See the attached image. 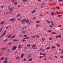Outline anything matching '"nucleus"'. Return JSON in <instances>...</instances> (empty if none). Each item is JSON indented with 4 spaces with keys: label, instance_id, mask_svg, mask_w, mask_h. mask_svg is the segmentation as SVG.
I'll return each instance as SVG.
<instances>
[{
    "label": "nucleus",
    "instance_id": "nucleus-1",
    "mask_svg": "<svg viewBox=\"0 0 63 63\" xmlns=\"http://www.w3.org/2000/svg\"><path fill=\"white\" fill-rule=\"evenodd\" d=\"M16 47L14 46L12 48L13 50H16Z\"/></svg>",
    "mask_w": 63,
    "mask_h": 63
},
{
    "label": "nucleus",
    "instance_id": "nucleus-2",
    "mask_svg": "<svg viewBox=\"0 0 63 63\" xmlns=\"http://www.w3.org/2000/svg\"><path fill=\"white\" fill-rule=\"evenodd\" d=\"M35 12L36 11H35V10H34L31 13L32 14H34Z\"/></svg>",
    "mask_w": 63,
    "mask_h": 63
},
{
    "label": "nucleus",
    "instance_id": "nucleus-3",
    "mask_svg": "<svg viewBox=\"0 0 63 63\" xmlns=\"http://www.w3.org/2000/svg\"><path fill=\"white\" fill-rule=\"evenodd\" d=\"M29 37H26V38H24L23 39V40H26V39H29Z\"/></svg>",
    "mask_w": 63,
    "mask_h": 63
},
{
    "label": "nucleus",
    "instance_id": "nucleus-4",
    "mask_svg": "<svg viewBox=\"0 0 63 63\" xmlns=\"http://www.w3.org/2000/svg\"><path fill=\"white\" fill-rule=\"evenodd\" d=\"M26 21V19H23L22 21V23H23V22H25V21Z\"/></svg>",
    "mask_w": 63,
    "mask_h": 63
},
{
    "label": "nucleus",
    "instance_id": "nucleus-5",
    "mask_svg": "<svg viewBox=\"0 0 63 63\" xmlns=\"http://www.w3.org/2000/svg\"><path fill=\"white\" fill-rule=\"evenodd\" d=\"M9 11H12L13 10V8H9Z\"/></svg>",
    "mask_w": 63,
    "mask_h": 63
},
{
    "label": "nucleus",
    "instance_id": "nucleus-6",
    "mask_svg": "<svg viewBox=\"0 0 63 63\" xmlns=\"http://www.w3.org/2000/svg\"><path fill=\"white\" fill-rule=\"evenodd\" d=\"M1 48V49H3V50H7L6 49L4 48Z\"/></svg>",
    "mask_w": 63,
    "mask_h": 63
},
{
    "label": "nucleus",
    "instance_id": "nucleus-7",
    "mask_svg": "<svg viewBox=\"0 0 63 63\" xmlns=\"http://www.w3.org/2000/svg\"><path fill=\"white\" fill-rule=\"evenodd\" d=\"M29 61H32V58L28 60Z\"/></svg>",
    "mask_w": 63,
    "mask_h": 63
},
{
    "label": "nucleus",
    "instance_id": "nucleus-8",
    "mask_svg": "<svg viewBox=\"0 0 63 63\" xmlns=\"http://www.w3.org/2000/svg\"><path fill=\"white\" fill-rule=\"evenodd\" d=\"M14 20V18H12L10 20V21H13V20Z\"/></svg>",
    "mask_w": 63,
    "mask_h": 63
},
{
    "label": "nucleus",
    "instance_id": "nucleus-9",
    "mask_svg": "<svg viewBox=\"0 0 63 63\" xmlns=\"http://www.w3.org/2000/svg\"><path fill=\"white\" fill-rule=\"evenodd\" d=\"M15 37V35H14V36H12L11 38V39H13V38H14V37Z\"/></svg>",
    "mask_w": 63,
    "mask_h": 63
},
{
    "label": "nucleus",
    "instance_id": "nucleus-10",
    "mask_svg": "<svg viewBox=\"0 0 63 63\" xmlns=\"http://www.w3.org/2000/svg\"><path fill=\"white\" fill-rule=\"evenodd\" d=\"M51 34H56V33L55 32H52L51 33Z\"/></svg>",
    "mask_w": 63,
    "mask_h": 63
},
{
    "label": "nucleus",
    "instance_id": "nucleus-11",
    "mask_svg": "<svg viewBox=\"0 0 63 63\" xmlns=\"http://www.w3.org/2000/svg\"><path fill=\"white\" fill-rule=\"evenodd\" d=\"M17 2H15L14 3V4L15 5H17Z\"/></svg>",
    "mask_w": 63,
    "mask_h": 63
},
{
    "label": "nucleus",
    "instance_id": "nucleus-12",
    "mask_svg": "<svg viewBox=\"0 0 63 63\" xmlns=\"http://www.w3.org/2000/svg\"><path fill=\"white\" fill-rule=\"evenodd\" d=\"M20 47H21V45H19L18 46V48H21Z\"/></svg>",
    "mask_w": 63,
    "mask_h": 63
},
{
    "label": "nucleus",
    "instance_id": "nucleus-13",
    "mask_svg": "<svg viewBox=\"0 0 63 63\" xmlns=\"http://www.w3.org/2000/svg\"><path fill=\"white\" fill-rule=\"evenodd\" d=\"M36 46V45H33L32 46V47L33 48L34 47H35Z\"/></svg>",
    "mask_w": 63,
    "mask_h": 63
},
{
    "label": "nucleus",
    "instance_id": "nucleus-14",
    "mask_svg": "<svg viewBox=\"0 0 63 63\" xmlns=\"http://www.w3.org/2000/svg\"><path fill=\"white\" fill-rule=\"evenodd\" d=\"M23 56H24V54H23L21 55V57L22 58H23Z\"/></svg>",
    "mask_w": 63,
    "mask_h": 63
},
{
    "label": "nucleus",
    "instance_id": "nucleus-15",
    "mask_svg": "<svg viewBox=\"0 0 63 63\" xmlns=\"http://www.w3.org/2000/svg\"><path fill=\"white\" fill-rule=\"evenodd\" d=\"M44 13H45V14H48V12H44Z\"/></svg>",
    "mask_w": 63,
    "mask_h": 63
},
{
    "label": "nucleus",
    "instance_id": "nucleus-16",
    "mask_svg": "<svg viewBox=\"0 0 63 63\" xmlns=\"http://www.w3.org/2000/svg\"><path fill=\"white\" fill-rule=\"evenodd\" d=\"M46 22H47V23H50V21L49 20H47V21H46Z\"/></svg>",
    "mask_w": 63,
    "mask_h": 63
},
{
    "label": "nucleus",
    "instance_id": "nucleus-17",
    "mask_svg": "<svg viewBox=\"0 0 63 63\" xmlns=\"http://www.w3.org/2000/svg\"><path fill=\"white\" fill-rule=\"evenodd\" d=\"M51 15L52 16H53L54 15V12H53L51 13Z\"/></svg>",
    "mask_w": 63,
    "mask_h": 63
},
{
    "label": "nucleus",
    "instance_id": "nucleus-18",
    "mask_svg": "<svg viewBox=\"0 0 63 63\" xmlns=\"http://www.w3.org/2000/svg\"><path fill=\"white\" fill-rule=\"evenodd\" d=\"M15 1H16V0H12L11 2L12 3H14L15 2Z\"/></svg>",
    "mask_w": 63,
    "mask_h": 63
},
{
    "label": "nucleus",
    "instance_id": "nucleus-19",
    "mask_svg": "<svg viewBox=\"0 0 63 63\" xmlns=\"http://www.w3.org/2000/svg\"><path fill=\"white\" fill-rule=\"evenodd\" d=\"M49 48H50V47H47L46 48V49H49Z\"/></svg>",
    "mask_w": 63,
    "mask_h": 63
},
{
    "label": "nucleus",
    "instance_id": "nucleus-20",
    "mask_svg": "<svg viewBox=\"0 0 63 63\" xmlns=\"http://www.w3.org/2000/svg\"><path fill=\"white\" fill-rule=\"evenodd\" d=\"M8 60V58H7V57H6L4 59V60Z\"/></svg>",
    "mask_w": 63,
    "mask_h": 63
},
{
    "label": "nucleus",
    "instance_id": "nucleus-21",
    "mask_svg": "<svg viewBox=\"0 0 63 63\" xmlns=\"http://www.w3.org/2000/svg\"><path fill=\"white\" fill-rule=\"evenodd\" d=\"M20 16V14H18L16 16L17 17H18Z\"/></svg>",
    "mask_w": 63,
    "mask_h": 63
},
{
    "label": "nucleus",
    "instance_id": "nucleus-22",
    "mask_svg": "<svg viewBox=\"0 0 63 63\" xmlns=\"http://www.w3.org/2000/svg\"><path fill=\"white\" fill-rule=\"evenodd\" d=\"M17 41V40L15 39H14L13 40V41L14 42H16V41Z\"/></svg>",
    "mask_w": 63,
    "mask_h": 63
},
{
    "label": "nucleus",
    "instance_id": "nucleus-23",
    "mask_svg": "<svg viewBox=\"0 0 63 63\" xmlns=\"http://www.w3.org/2000/svg\"><path fill=\"white\" fill-rule=\"evenodd\" d=\"M23 2H27V0H22Z\"/></svg>",
    "mask_w": 63,
    "mask_h": 63
},
{
    "label": "nucleus",
    "instance_id": "nucleus-24",
    "mask_svg": "<svg viewBox=\"0 0 63 63\" xmlns=\"http://www.w3.org/2000/svg\"><path fill=\"white\" fill-rule=\"evenodd\" d=\"M36 38H39L40 36H39L38 35H37L36 36Z\"/></svg>",
    "mask_w": 63,
    "mask_h": 63
},
{
    "label": "nucleus",
    "instance_id": "nucleus-25",
    "mask_svg": "<svg viewBox=\"0 0 63 63\" xmlns=\"http://www.w3.org/2000/svg\"><path fill=\"white\" fill-rule=\"evenodd\" d=\"M40 21H37L36 22V23H39V22H40Z\"/></svg>",
    "mask_w": 63,
    "mask_h": 63
},
{
    "label": "nucleus",
    "instance_id": "nucleus-26",
    "mask_svg": "<svg viewBox=\"0 0 63 63\" xmlns=\"http://www.w3.org/2000/svg\"><path fill=\"white\" fill-rule=\"evenodd\" d=\"M52 38L51 37H50L49 38V40H52V39H51Z\"/></svg>",
    "mask_w": 63,
    "mask_h": 63
},
{
    "label": "nucleus",
    "instance_id": "nucleus-27",
    "mask_svg": "<svg viewBox=\"0 0 63 63\" xmlns=\"http://www.w3.org/2000/svg\"><path fill=\"white\" fill-rule=\"evenodd\" d=\"M26 23H28V22H29V20H27L26 21Z\"/></svg>",
    "mask_w": 63,
    "mask_h": 63
},
{
    "label": "nucleus",
    "instance_id": "nucleus-28",
    "mask_svg": "<svg viewBox=\"0 0 63 63\" xmlns=\"http://www.w3.org/2000/svg\"><path fill=\"white\" fill-rule=\"evenodd\" d=\"M58 37L59 38H60L61 37V36H60V35H58Z\"/></svg>",
    "mask_w": 63,
    "mask_h": 63
},
{
    "label": "nucleus",
    "instance_id": "nucleus-29",
    "mask_svg": "<svg viewBox=\"0 0 63 63\" xmlns=\"http://www.w3.org/2000/svg\"><path fill=\"white\" fill-rule=\"evenodd\" d=\"M27 47H30V45H27Z\"/></svg>",
    "mask_w": 63,
    "mask_h": 63
},
{
    "label": "nucleus",
    "instance_id": "nucleus-30",
    "mask_svg": "<svg viewBox=\"0 0 63 63\" xmlns=\"http://www.w3.org/2000/svg\"><path fill=\"white\" fill-rule=\"evenodd\" d=\"M42 57H43V56H41L39 57L40 58H42Z\"/></svg>",
    "mask_w": 63,
    "mask_h": 63
},
{
    "label": "nucleus",
    "instance_id": "nucleus-31",
    "mask_svg": "<svg viewBox=\"0 0 63 63\" xmlns=\"http://www.w3.org/2000/svg\"><path fill=\"white\" fill-rule=\"evenodd\" d=\"M56 45H57V47H60V45H58V44H57Z\"/></svg>",
    "mask_w": 63,
    "mask_h": 63
},
{
    "label": "nucleus",
    "instance_id": "nucleus-32",
    "mask_svg": "<svg viewBox=\"0 0 63 63\" xmlns=\"http://www.w3.org/2000/svg\"><path fill=\"white\" fill-rule=\"evenodd\" d=\"M42 55H43V56H45L46 55V54L44 53Z\"/></svg>",
    "mask_w": 63,
    "mask_h": 63
},
{
    "label": "nucleus",
    "instance_id": "nucleus-33",
    "mask_svg": "<svg viewBox=\"0 0 63 63\" xmlns=\"http://www.w3.org/2000/svg\"><path fill=\"white\" fill-rule=\"evenodd\" d=\"M60 16H62L60 15H59L58 16V17H60Z\"/></svg>",
    "mask_w": 63,
    "mask_h": 63
},
{
    "label": "nucleus",
    "instance_id": "nucleus-34",
    "mask_svg": "<svg viewBox=\"0 0 63 63\" xmlns=\"http://www.w3.org/2000/svg\"><path fill=\"white\" fill-rule=\"evenodd\" d=\"M4 23V22H2L0 24H3Z\"/></svg>",
    "mask_w": 63,
    "mask_h": 63
},
{
    "label": "nucleus",
    "instance_id": "nucleus-35",
    "mask_svg": "<svg viewBox=\"0 0 63 63\" xmlns=\"http://www.w3.org/2000/svg\"><path fill=\"white\" fill-rule=\"evenodd\" d=\"M24 37H27V35H24Z\"/></svg>",
    "mask_w": 63,
    "mask_h": 63
},
{
    "label": "nucleus",
    "instance_id": "nucleus-36",
    "mask_svg": "<svg viewBox=\"0 0 63 63\" xmlns=\"http://www.w3.org/2000/svg\"><path fill=\"white\" fill-rule=\"evenodd\" d=\"M40 55H43V53H40Z\"/></svg>",
    "mask_w": 63,
    "mask_h": 63
},
{
    "label": "nucleus",
    "instance_id": "nucleus-37",
    "mask_svg": "<svg viewBox=\"0 0 63 63\" xmlns=\"http://www.w3.org/2000/svg\"><path fill=\"white\" fill-rule=\"evenodd\" d=\"M32 37L33 38H35V37L34 36H32Z\"/></svg>",
    "mask_w": 63,
    "mask_h": 63
},
{
    "label": "nucleus",
    "instance_id": "nucleus-38",
    "mask_svg": "<svg viewBox=\"0 0 63 63\" xmlns=\"http://www.w3.org/2000/svg\"><path fill=\"white\" fill-rule=\"evenodd\" d=\"M18 8H20V6L19 5H18Z\"/></svg>",
    "mask_w": 63,
    "mask_h": 63
},
{
    "label": "nucleus",
    "instance_id": "nucleus-39",
    "mask_svg": "<svg viewBox=\"0 0 63 63\" xmlns=\"http://www.w3.org/2000/svg\"><path fill=\"white\" fill-rule=\"evenodd\" d=\"M51 24H54V23H53V22L52 21H51Z\"/></svg>",
    "mask_w": 63,
    "mask_h": 63
},
{
    "label": "nucleus",
    "instance_id": "nucleus-40",
    "mask_svg": "<svg viewBox=\"0 0 63 63\" xmlns=\"http://www.w3.org/2000/svg\"><path fill=\"white\" fill-rule=\"evenodd\" d=\"M12 44V43L11 42H10L8 44V45H11V44Z\"/></svg>",
    "mask_w": 63,
    "mask_h": 63
},
{
    "label": "nucleus",
    "instance_id": "nucleus-41",
    "mask_svg": "<svg viewBox=\"0 0 63 63\" xmlns=\"http://www.w3.org/2000/svg\"><path fill=\"white\" fill-rule=\"evenodd\" d=\"M1 60H3V59H4V58L3 57L1 58Z\"/></svg>",
    "mask_w": 63,
    "mask_h": 63
},
{
    "label": "nucleus",
    "instance_id": "nucleus-42",
    "mask_svg": "<svg viewBox=\"0 0 63 63\" xmlns=\"http://www.w3.org/2000/svg\"><path fill=\"white\" fill-rule=\"evenodd\" d=\"M60 58L62 59L63 58V56L62 57H60Z\"/></svg>",
    "mask_w": 63,
    "mask_h": 63
},
{
    "label": "nucleus",
    "instance_id": "nucleus-43",
    "mask_svg": "<svg viewBox=\"0 0 63 63\" xmlns=\"http://www.w3.org/2000/svg\"><path fill=\"white\" fill-rule=\"evenodd\" d=\"M5 34H6L5 33H4L3 34H2V35L3 36H4V35H5Z\"/></svg>",
    "mask_w": 63,
    "mask_h": 63
},
{
    "label": "nucleus",
    "instance_id": "nucleus-44",
    "mask_svg": "<svg viewBox=\"0 0 63 63\" xmlns=\"http://www.w3.org/2000/svg\"><path fill=\"white\" fill-rule=\"evenodd\" d=\"M57 9H58V10L59 9H60V7H57Z\"/></svg>",
    "mask_w": 63,
    "mask_h": 63
},
{
    "label": "nucleus",
    "instance_id": "nucleus-45",
    "mask_svg": "<svg viewBox=\"0 0 63 63\" xmlns=\"http://www.w3.org/2000/svg\"><path fill=\"white\" fill-rule=\"evenodd\" d=\"M52 48H55V47H53V46H52Z\"/></svg>",
    "mask_w": 63,
    "mask_h": 63
},
{
    "label": "nucleus",
    "instance_id": "nucleus-46",
    "mask_svg": "<svg viewBox=\"0 0 63 63\" xmlns=\"http://www.w3.org/2000/svg\"><path fill=\"white\" fill-rule=\"evenodd\" d=\"M49 27H53V26L50 25L49 26Z\"/></svg>",
    "mask_w": 63,
    "mask_h": 63
},
{
    "label": "nucleus",
    "instance_id": "nucleus-47",
    "mask_svg": "<svg viewBox=\"0 0 63 63\" xmlns=\"http://www.w3.org/2000/svg\"><path fill=\"white\" fill-rule=\"evenodd\" d=\"M7 62V61H5L4 62V63H6Z\"/></svg>",
    "mask_w": 63,
    "mask_h": 63
},
{
    "label": "nucleus",
    "instance_id": "nucleus-48",
    "mask_svg": "<svg viewBox=\"0 0 63 63\" xmlns=\"http://www.w3.org/2000/svg\"><path fill=\"white\" fill-rule=\"evenodd\" d=\"M58 38V36H56V38Z\"/></svg>",
    "mask_w": 63,
    "mask_h": 63
},
{
    "label": "nucleus",
    "instance_id": "nucleus-49",
    "mask_svg": "<svg viewBox=\"0 0 63 63\" xmlns=\"http://www.w3.org/2000/svg\"><path fill=\"white\" fill-rule=\"evenodd\" d=\"M55 58H57V56H55Z\"/></svg>",
    "mask_w": 63,
    "mask_h": 63
},
{
    "label": "nucleus",
    "instance_id": "nucleus-50",
    "mask_svg": "<svg viewBox=\"0 0 63 63\" xmlns=\"http://www.w3.org/2000/svg\"><path fill=\"white\" fill-rule=\"evenodd\" d=\"M25 27H23L22 28V30L23 29H25Z\"/></svg>",
    "mask_w": 63,
    "mask_h": 63
},
{
    "label": "nucleus",
    "instance_id": "nucleus-51",
    "mask_svg": "<svg viewBox=\"0 0 63 63\" xmlns=\"http://www.w3.org/2000/svg\"><path fill=\"white\" fill-rule=\"evenodd\" d=\"M26 60V58H25L24 60V61H25Z\"/></svg>",
    "mask_w": 63,
    "mask_h": 63
},
{
    "label": "nucleus",
    "instance_id": "nucleus-52",
    "mask_svg": "<svg viewBox=\"0 0 63 63\" xmlns=\"http://www.w3.org/2000/svg\"><path fill=\"white\" fill-rule=\"evenodd\" d=\"M3 36V35H2L0 37V38H2V37Z\"/></svg>",
    "mask_w": 63,
    "mask_h": 63
},
{
    "label": "nucleus",
    "instance_id": "nucleus-53",
    "mask_svg": "<svg viewBox=\"0 0 63 63\" xmlns=\"http://www.w3.org/2000/svg\"><path fill=\"white\" fill-rule=\"evenodd\" d=\"M59 27H61V25H59Z\"/></svg>",
    "mask_w": 63,
    "mask_h": 63
},
{
    "label": "nucleus",
    "instance_id": "nucleus-54",
    "mask_svg": "<svg viewBox=\"0 0 63 63\" xmlns=\"http://www.w3.org/2000/svg\"><path fill=\"white\" fill-rule=\"evenodd\" d=\"M2 28H1V29L0 30V32H1L2 31Z\"/></svg>",
    "mask_w": 63,
    "mask_h": 63
},
{
    "label": "nucleus",
    "instance_id": "nucleus-55",
    "mask_svg": "<svg viewBox=\"0 0 63 63\" xmlns=\"http://www.w3.org/2000/svg\"><path fill=\"white\" fill-rule=\"evenodd\" d=\"M31 23V21H30V22H29V23L30 24V23Z\"/></svg>",
    "mask_w": 63,
    "mask_h": 63
},
{
    "label": "nucleus",
    "instance_id": "nucleus-56",
    "mask_svg": "<svg viewBox=\"0 0 63 63\" xmlns=\"http://www.w3.org/2000/svg\"><path fill=\"white\" fill-rule=\"evenodd\" d=\"M44 60H47V59L46 58H45L43 59Z\"/></svg>",
    "mask_w": 63,
    "mask_h": 63
},
{
    "label": "nucleus",
    "instance_id": "nucleus-57",
    "mask_svg": "<svg viewBox=\"0 0 63 63\" xmlns=\"http://www.w3.org/2000/svg\"><path fill=\"white\" fill-rule=\"evenodd\" d=\"M61 13L60 12L58 13V15H60L61 14Z\"/></svg>",
    "mask_w": 63,
    "mask_h": 63
},
{
    "label": "nucleus",
    "instance_id": "nucleus-58",
    "mask_svg": "<svg viewBox=\"0 0 63 63\" xmlns=\"http://www.w3.org/2000/svg\"><path fill=\"white\" fill-rule=\"evenodd\" d=\"M8 28H9V27L8 26H7L6 27V29H8Z\"/></svg>",
    "mask_w": 63,
    "mask_h": 63
},
{
    "label": "nucleus",
    "instance_id": "nucleus-59",
    "mask_svg": "<svg viewBox=\"0 0 63 63\" xmlns=\"http://www.w3.org/2000/svg\"><path fill=\"white\" fill-rule=\"evenodd\" d=\"M16 59H18L19 58L18 57H16Z\"/></svg>",
    "mask_w": 63,
    "mask_h": 63
},
{
    "label": "nucleus",
    "instance_id": "nucleus-60",
    "mask_svg": "<svg viewBox=\"0 0 63 63\" xmlns=\"http://www.w3.org/2000/svg\"><path fill=\"white\" fill-rule=\"evenodd\" d=\"M11 37V36L10 35H9V36H8V38H10Z\"/></svg>",
    "mask_w": 63,
    "mask_h": 63
},
{
    "label": "nucleus",
    "instance_id": "nucleus-61",
    "mask_svg": "<svg viewBox=\"0 0 63 63\" xmlns=\"http://www.w3.org/2000/svg\"><path fill=\"white\" fill-rule=\"evenodd\" d=\"M36 27H38V25H36Z\"/></svg>",
    "mask_w": 63,
    "mask_h": 63
},
{
    "label": "nucleus",
    "instance_id": "nucleus-62",
    "mask_svg": "<svg viewBox=\"0 0 63 63\" xmlns=\"http://www.w3.org/2000/svg\"><path fill=\"white\" fill-rule=\"evenodd\" d=\"M3 7L4 6H3V5L1 7V8H3Z\"/></svg>",
    "mask_w": 63,
    "mask_h": 63
},
{
    "label": "nucleus",
    "instance_id": "nucleus-63",
    "mask_svg": "<svg viewBox=\"0 0 63 63\" xmlns=\"http://www.w3.org/2000/svg\"><path fill=\"white\" fill-rule=\"evenodd\" d=\"M62 0H59V1L60 2H61V1H62Z\"/></svg>",
    "mask_w": 63,
    "mask_h": 63
},
{
    "label": "nucleus",
    "instance_id": "nucleus-64",
    "mask_svg": "<svg viewBox=\"0 0 63 63\" xmlns=\"http://www.w3.org/2000/svg\"><path fill=\"white\" fill-rule=\"evenodd\" d=\"M28 58H30V55H29L28 56Z\"/></svg>",
    "mask_w": 63,
    "mask_h": 63
}]
</instances>
